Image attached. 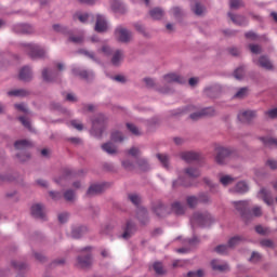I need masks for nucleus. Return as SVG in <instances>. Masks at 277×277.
I'll list each match as a JSON object with an SVG mask.
<instances>
[{"mask_svg": "<svg viewBox=\"0 0 277 277\" xmlns=\"http://www.w3.org/2000/svg\"><path fill=\"white\" fill-rule=\"evenodd\" d=\"M177 185H183L184 187H189L192 183L187 182V180L177 179L175 182H173V187H177Z\"/></svg>", "mask_w": 277, "mask_h": 277, "instance_id": "a19ab883", "label": "nucleus"}, {"mask_svg": "<svg viewBox=\"0 0 277 277\" xmlns=\"http://www.w3.org/2000/svg\"><path fill=\"white\" fill-rule=\"evenodd\" d=\"M157 159H159L160 163H162L163 168H170L168 164L170 161V157L166 154H157Z\"/></svg>", "mask_w": 277, "mask_h": 277, "instance_id": "473e14b6", "label": "nucleus"}, {"mask_svg": "<svg viewBox=\"0 0 277 277\" xmlns=\"http://www.w3.org/2000/svg\"><path fill=\"white\" fill-rule=\"evenodd\" d=\"M203 116H215V108L208 107L202 109L199 113H194L190 115L192 120H200V118H203Z\"/></svg>", "mask_w": 277, "mask_h": 277, "instance_id": "1a4fd4ad", "label": "nucleus"}, {"mask_svg": "<svg viewBox=\"0 0 277 277\" xmlns=\"http://www.w3.org/2000/svg\"><path fill=\"white\" fill-rule=\"evenodd\" d=\"M186 202H187L188 207H190V209H194V207H196L198 205L199 199L196 196H189L186 198Z\"/></svg>", "mask_w": 277, "mask_h": 277, "instance_id": "f704fd0d", "label": "nucleus"}, {"mask_svg": "<svg viewBox=\"0 0 277 277\" xmlns=\"http://www.w3.org/2000/svg\"><path fill=\"white\" fill-rule=\"evenodd\" d=\"M205 276V271L199 269L197 272H188L187 277H203Z\"/></svg>", "mask_w": 277, "mask_h": 277, "instance_id": "3c124183", "label": "nucleus"}, {"mask_svg": "<svg viewBox=\"0 0 277 277\" xmlns=\"http://www.w3.org/2000/svg\"><path fill=\"white\" fill-rule=\"evenodd\" d=\"M9 96H27V91L19 89V90H12L8 92Z\"/></svg>", "mask_w": 277, "mask_h": 277, "instance_id": "e433bc0d", "label": "nucleus"}, {"mask_svg": "<svg viewBox=\"0 0 277 277\" xmlns=\"http://www.w3.org/2000/svg\"><path fill=\"white\" fill-rule=\"evenodd\" d=\"M229 6L232 10H239V8H243L242 0H229Z\"/></svg>", "mask_w": 277, "mask_h": 277, "instance_id": "c9c22d12", "label": "nucleus"}, {"mask_svg": "<svg viewBox=\"0 0 277 277\" xmlns=\"http://www.w3.org/2000/svg\"><path fill=\"white\" fill-rule=\"evenodd\" d=\"M92 133H103V124H105V117L98 116V118L92 121Z\"/></svg>", "mask_w": 277, "mask_h": 277, "instance_id": "f8f14e48", "label": "nucleus"}, {"mask_svg": "<svg viewBox=\"0 0 277 277\" xmlns=\"http://www.w3.org/2000/svg\"><path fill=\"white\" fill-rule=\"evenodd\" d=\"M110 5L115 12H124V5L120 3V0H111Z\"/></svg>", "mask_w": 277, "mask_h": 277, "instance_id": "7c9ffc66", "label": "nucleus"}, {"mask_svg": "<svg viewBox=\"0 0 277 277\" xmlns=\"http://www.w3.org/2000/svg\"><path fill=\"white\" fill-rule=\"evenodd\" d=\"M260 243L264 248H272V246H274V242H272V240H269V239H264Z\"/></svg>", "mask_w": 277, "mask_h": 277, "instance_id": "0e129e2a", "label": "nucleus"}, {"mask_svg": "<svg viewBox=\"0 0 277 277\" xmlns=\"http://www.w3.org/2000/svg\"><path fill=\"white\" fill-rule=\"evenodd\" d=\"M15 109H18V111H23L24 114H27V106H25V104H15Z\"/></svg>", "mask_w": 277, "mask_h": 277, "instance_id": "338daca9", "label": "nucleus"}, {"mask_svg": "<svg viewBox=\"0 0 277 277\" xmlns=\"http://www.w3.org/2000/svg\"><path fill=\"white\" fill-rule=\"evenodd\" d=\"M92 265V254L87 253L84 256L80 255L77 258V267L85 269Z\"/></svg>", "mask_w": 277, "mask_h": 277, "instance_id": "6e6552de", "label": "nucleus"}, {"mask_svg": "<svg viewBox=\"0 0 277 277\" xmlns=\"http://www.w3.org/2000/svg\"><path fill=\"white\" fill-rule=\"evenodd\" d=\"M128 155H131V157H140V149L132 147L128 150Z\"/></svg>", "mask_w": 277, "mask_h": 277, "instance_id": "5fc2aeb1", "label": "nucleus"}, {"mask_svg": "<svg viewBox=\"0 0 277 277\" xmlns=\"http://www.w3.org/2000/svg\"><path fill=\"white\" fill-rule=\"evenodd\" d=\"M95 31L98 34H103V31H107V21L103 15H97L96 23H95Z\"/></svg>", "mask_w": 277, "mask_h": 277, "instance_id": "4468645a", "label": "nucleus"}, {"mask_svg": "<svg viewBox=\"0 0 277 277\" xmlns=\"http://www.w3.org/2000/svg\"><path fill=\"white\" fill-rule=\"evenodd\" d=\"M180 157L183 161H186V163H193V161L200 160V154L196 151H183Z\"/></svg>", "mask_w": 277, "mask_h": 277, "instance_id": "9d476101", "label": "nucleus"}, {"mask_svg": "<svg viewBox=\"0 0 277 277\" xmlns=\"http://www.w3.org/2000/svg\"><path fill=\"white\" fill-rule=\"evenodd\" d=\"M248 96V88H241L240 90L237 91L235 94V98H243Z\"/></svg>", "mask_w": 277, "mask_h": 277, "instance_id": "a18cd8bd", "label": "nucleus"}, {"mask_svg": "<svg viewBox=\"0 0 277 277\" xmlns=\"http://www.w3.org/2000/svg\"><path fill=\"white\" fill-rule=\"evenodd\" d=\"M250 261L251 263H259V261H261V254L259 252H253Z\"/></svg>", "mask_w": 277, "mask_h": 277, "instance_id": "13d9d810", "label": "nucleus"}, {"mask_svg": "<svg viewBox=\"0 0 277 277\" xmlns=\"http://www.w3.org/2000/svg\"><path fill=\"white\" fill-rule=\"evenodd\" d=\"M68 221V213L64 212L58 214V222H61V224H65V222Z\"/></svg>", "mask_w": 277, "mask_h": 277, "instance_id": "052dcab7", "label": "nucleus"}, {"mask_svg": "<svg viewBox=\"0 0 277 277\" xmlns=\"http://www.w3.org/2000/svg\"><path fill=\"white\" fill-rule=\"evenodd\" d=\"M111 141L113 142H124V137L122 136V133H120V132H113Z\"/></svg>", "mask_w": 277, "mask_h": 277, "instance_id": "37998d69", "label": "nucleus"}, {"mask_svg": "<svg viewBox=\"0 0 277 277\" xmlns=\"http://www.w3.org/2000/svg\"><path fill=\"white\" fill-rule=\"evenodd\" d=\"M255 116H256V111L246 110L238 115V120L240 122H250V120H252V118H255Z\"/></svg>", "mask_w": 277, "mask_h": 277, "instance_id": "dca6fc26", "label": "nucleus"}, {"mask_svg": "<svg viewBox=\"0 0 277 277\" xmlns=\"http://www.w3.org/2000/svg\"><path fill=\"white\" fill-rule=\"evenodd\" d=\"M31 215L34 217H38L39 220H44L45 213H44V206L37 203L31 207Z\"/></svg>", "mask_w": 277, "mask_h": 277, "instance_id": "9b49d317", "label": "nucleus"}, {"mask_svg": "<svg viewBox=\"0 0 277 277\" xmlns=\"http://www.w3.org/2000/svg\"><path fill=\"white\" fill-rule=\"evenodd\" d=\"M245 36L248 40H259V36L253 31L246 32Z\"/></svg>", "mask_w": 277, "mask_h": 277, "instance_id": "bf43d9fd", "label": "nucleus"}, {"mask_svg": "<svg viewBox=\"0 0 277 277\" xmlns=\"http://www.w3.org/2000/svg\"><path fill=\"white\" fill-rule=\"evenodd\" d=\"M249 49L251 53H254L255 55H259V53H261V45L259 44H250Z\"/></svg>", "mask_w": 277, "mask_h": 277, "instance_id": "864d4df0", "label": "nucleus"}, {"mask_svg": "<svg viewBox=\"0 0 277 277\" xmlns=\"http://www.w3.org/2000/svg\"><path fill=\"white\" fill-rule=\"evenodd\" d=\"M202 12H205V9L202 8V5H200V3H197L195 5V9H194V13L197 15V16H200L202 14Z\"/></svg>", "mask_w": 277, "mask_h": 277, "instance_id": "6e6d98bb", "label": "nucleus"}, {"mask_svg": "<svg viewBox=\"0 0 277 277\" xmlns=\"http://www.w3.org/2000/svg\"><path fill=\"white\" fill-rule=\"evenodd\" d=\"M74 72L76 75H79V77H81L82 79H92V77H94V74L88 72L87 70H82L80 72H77L76 70H74Z\"/></svg>", "mask_w": 277, "mask_h": 277, "instance_id": "79ce46f5", "label": "nucleus"}, {"mask_svg": "<svg viewBox=\"0 0 277 277\" xmlns=\"http://www.w3.org/2000/svg\"><path fill=\"white\" fill-rule=\"evenodd\" d=\"M258 64L261 68H265V70H274V64H272L267 56H261Z\"/></svg>", "mask_w": 277, "mask_h": 277, "instance_id": "a211bd4d", "label": "nucleus"}, {"mask_svg": "<svg viewBox=\"0 0 277 277\" xmlns=\"http://www.w3.org/2000/svg\"><path fill=\"white\" fill-rule=\"evenodd\" d=\"M70 124L74 127V129H77V131H83V123L79 120H72Z\"/></svg>", "mask_w": 277, "mask_h": 277, "instance_id": "8fccbe9b", "label": "nucleus"}, {"mask_svg": "<svg viewBox=\"0 0 277 277\" xmlns=\"http://www.w3.org/2000/svg\"><path fill=\"white\" fill-rule=\"evenodd\" d=\"M198 199H199V202L207 203V202H209V195L201 194V195H199Z\"/></svg>", "mask_w": 277, "mask_h": 277, "instance_id": "774afa93", "label": "nucleus"}, {"mask_svg": "<svg viewBox=\"0 0 277 277\" xmlns=\"http://www.w3.org/2000/svg\"><path fill=\"white\" fill-rule=\"evenodd\" d=\"M137 163H138V168H140L141 170H144V171L148 170V160H146V159H144V158H140V159L137 160Z\"/></svg>", "mask_w": 277, "mask_h": 277, "instance_id": "49530a36", "label": "nucleus"}, {"mask_svg": "<svg viewBox=\"0 0 277 277\" xmlns=\"http://www.w3.org/2000/svg\"><path fill=\"white\" fill-rule=\"evenodd\" d=\"M172 211L176 213V215H183L185 213V206L181 205V202L176 201L172 205Z\"/></svg>", "mask_w": 277, "mask_h": 277, "instance_id": "c85d7f7f", "label": "nucleus"}, {"mask_svg": "<svg viewBox=\"0 0 277 277\" xmlns=\"http://www.w3.org/2000/svg\"><path fill=\"white\" fill-rule=\"evenodd\" d=\"M16 29L21 34H31L34 31V28L28 24H21L16 27Z\"/></svg>", "mask_w": 277, "mask_h": 277, "instance_id": "c756f323", "label": "nucleus"}, {"mask_svg": "<svg viewBox=\"0 0 277 277\" xmlns=\"http://www.w3.org/2000/svg\"><path fill=\"white\" fill-rule=\"evenodd\" d=\"M42 77H43V79H44L45 81L51 82V81H53V77H55V74L51 72V74L49 75V69H43V71H42Z\"/></svg>", "mask_w": 277, "mask_h": 277, "instance_id": "c03bdc74", "label": "nucleus"}, {"mask_svg": "<svg viewBox=\"0 0 277 277\" xmlns=\"http://www.w3.org/2000/svg\"><path fill=\"white\" fill-rule=\"evenodd\" d=\"M246 72V69L243 67H238L235 71H234V77L235 79H243V75Z\"/></svg>", "mask_w": 277, "mask_h": 277, "instance_id": "58836bf2", "label": "nucleus"}, {"mask_svg": "<svg viewBox=\"0 0 277 277\" xmlns=\"http://www.w3.org/2000/svg\"><path fill=\"white\" fill-rule=\"evenodd\" d=\"M64 198L68 202H72V200H75V192H72V189H69V190L65 192Z\"/></svg>", "mask_w": 277, "mask_h": 277, "instance_id": "de8ad7c7", "label": "nucleus"}, {"mask_svg": "<svg viewBox=\"0 0 277 277\" xmlns=\"http://www.w3.org/2000/svg\"><path fill=\"white\" fill-rule=\"evenodd\" d=\"M122 57H123L122 51L117 50L114 53L113 58H111L113 66H119L120 62H122Z\"/></svg>", "mask_w": 277, "mask_h": 277, "instance_id": "bb28decb", "label": "nucleus"}, {"mask_svg": "<svg viewBox=\"0 0 277 277\" xmlns=\"http://www.w3.org/2000/svg\"><path fill=\"white\" fill-rule=\"evenodd\" d=\"M153 211L156 213V215H158V217H163L166 215V206H163L161 202H157L153 207Z\"/></svg>", "mask_w": 277, "mask_h": 277, "instance_id": "412c9836", "label": "nucleus"}, {"mask_svg": "<svg viewBox=\"0 0 277 277\" xmlns=\"http://www.w3.org/2000/svg\"><path fill=\"white\" fill-rule=\"evenodd\" d=\"M220 183H222V185H224V187H226L227 185H233V183H235V177H233L230 175L222 176L220 179Z\"/></svg>", "mask_w": 277, "mask_h": 277, "instance_id": "72a5a7b5", "label": "nucleus"}, {"mask_svg": "<svg viewBox=\"0 0 277 277\" xmlns=\"http://www.w3.org/2000/svg\"><path fill=\"white\" fill-rule=\"evenodd\" d=\"M266 116H268V118H277V108L266 111Z\"/></svg>", "mask_w": 277, "mask_h": 277, "instance_id": "69168bd1", "label": "nucleus"}, {"mask_svg": "<svg viewBox=\"0 0 277 277\" xmlns=\"http://www.w3.org/2000/svg\"><path fill=\"white\" fill-rule=\"evenodd\" d=\"M215 150H216V157H215L216 163H219L220 166H224V163H226V159L230 157V149L219 146L215 148Z\"/></svg>", "mask_w": 277, "mask_h": 277, "instance_id": "423d86ee", "label": "nucleus"}, {"mask_svg": "<svg viewBox=\"0 0 277 277\" xmlns=\"http://www.w3.org/2000/svg\"><path fill=\"white\" fill-rule=\"evenodd\" d=\"M261 142H263L264 146L266 147H272V146H277V138L273 137H261Z\"/></svg>", "mask_w": 277, "mask_h": 277, "instance_id": "2f4dec72", "label": "nucleus"}, {"mask_svg": "<svg viewBox=\"0 0 277 277\" xmlns=\"http://www.w3.org/2000/svg\"><path fill=\"white\" fill-rule=\"evenodd\" d=\"M133 233H135V224H133V222L131 221H128L124 227L122 238L129 239L131 235H133Z\"/></svg>", "mask_w": 277, "mask_h": 277, "instance_id": "6ab92c4d", "label": "nucleus"}, {"mask_svg": "<svg viewBox=\"0 0 277 277\" xmlns=\"http://www.w3.org/2000/svg\"><path fill=\"white\" fill-rule=\"evenodd\" d=\"M53 29L54 31H61V34H66V27H63L60 24H54Z\"/></svg>", "mask_w": 277, "mask_h": 277, "instance_id": "e2e57ef3", "label": "nucleus"}, {"mask_svg": "<svg viewBox=\"0 0 277 277\" xmlns=\"http://www.w3.org/2000/svg\"><path fill=\"white\" fill-rule=\"evenodd\" d=\"M211 267L214 272H228V264L220 260H212Z\"/></svg>", "mask_w": 277, "mask_h": 277, "instance_id": "2eb2a0df", "label": "nucleus"}, {"mask_svg": "<svg viewBox=\"0 0 277 277\" xmlns=\"http://www.w3.org/2000/svg\"><path fill=\"white\" fill-rule=\"evenodd\" d=\"M185 174L188 179H198V176H200V170L190 167L185 169Z\"/></svg>", "mask_w": 277, "mask_h": 277, "instance_id": "cd10ccee", "label": "nucleus"}, {"mask_svg": "<svg viewBox=\"0 0 277 277\" xmlns=\"http://www.w3.org/2000/svg\"><path fill=\"white\" fill-rule=\"evenodd\" d=\"M18 120L26 129H31V123L29 122V120H27V118L19 117Z\"/></svg>", "mask_w": 277, "mask_h": 277, "instance_id": "4d7b16f0", "label": "nucleus"}, {"mask_svg": "<svg viewBox=\"0 0 277 277\" xmlns=\"http://www.w3.org/2000/svg\"><path fill=\"white\" fill-rule=\"evenodd\" d=\"M26 51H28V55L32 58L36 60V57H44V49H42L40 45L35 44V43H28L25 44Z\"/></svg>", "mask_w": 277, "mask_h": 277, "instance_id": "39448f33", "label": "nucleus"}, {"mask_svg": "<svg viewBox=\"0 0 277 277\" xmlns=\"http://www.w3.org/2000/svg\"><path fill=\"white\" fill-rule=\"evenodd\" d=\"M164 83H185V79L176 74H168L164 76Z\"/></svg>", "mask_w": 277, "mask_h": 277, "instance_id": "f3484780", "label": "nucleus"}, {"mask_svg": "<svg viewBox=\"0 0 277 277\" xmlns=\"http://www.w3.org/2000/svg\"><path fill=\"white\" fill-rule=\"evenodd\" d=\"M115 36L119 40V42H130L133 35L131 34V31L127 30V28H122V26H119L115 30Z\"/></svg>", "mask_w": 277, "mask_h": 277, "instance_id": "0eeeda50", "label": "nucleus"}, {"mask_svg": "<svg viewBox=\"0 0 277 277\" xmlns=\"http://www.w3.org/2000/svg\"><path fill=\"white\" fill-rule=\"evenodd\" d=\"M102 149L105 153H108V155H116V153H117L116 145H114V143H111V142L103 144Z\"/></svg>", "mask_w": 277, "mask_h": 277, "instance_id": "a878e982", "label": "nucleus"}, {"mask_svg": "<svg viewBox=\"0 0 277 277\" xmlns=\"http://www.w3.org/2000/svg\"><path fill=\"white\" fill-rule=\"evenodd\" d=\"M241 241H243V237L235 236L228 240V246H226V245L217 246L215 248V252L217 254H227L228 248H235V246H239V243H241Z\"/></svg>", "mask_w": 277, "mask_h": 277, "instance_id": "20e7f679", "label": "nucleus"}, {"mask_svg": "<svg viewBox=\"0 0 277 277\" xmlns=\"http://www.w3.org/2000/svg\"><path fill=\"white\" fill-rule=\"evenodd\" d=\"M260 196H261V198L264 200V202L266 203V205H273V202H274V199L272 198V196H269V190H267V189H265V188H262L261 190H260Z\"/></svg>", "mask_w": 277, "mask_h": 277, "instance_id": "b1692460", "label": "nucleus"}, {"mask_svg": "<svg viewBox=\"0 0 277 277\" xmlns=\"http://www.w3.org/2000/svg\"><path fill=\"white\" fill-rule=\"evenodd\" d=\"M228 16L230 18V21L235 24V25H246L248 22L246 21V18L241 15H235L233 13H228Z\"/></svg>", "mask_w": 277, "mask_h": 277, "instance_id": "5701e85b", "label": "nucleus"}, {"mask_svg": "<svg viewBox=\"0 0 277 277\" xmlns=\"http://www.w3.org/2000/svg\"><path fill=\"white\" fill-rule=\"evenodd\" d=\"M107 184H93L89 187L87 196H96L105 190Z\"/></svg>", "mask_w": 277, "mask_h": 277, "instance_id": "ddd939ff", "label": "nucleus"}, {"mask_svg": "<svg viewBox=\"0 0 277 277\" xmlns=\"http://www.w3.org/2000/svg\"><path fill=\"white\" fill-rule=\"evenodd\" d=\"M129 200L131 201L132 205H135L136 207H137V205H140V202H142V198H140L135 194L129 195Z\"/></svg>", "mask_w": 277, "mask_h": 277, "instance_id": "09e8293b", "label": "nucleus"}, {"mask_svg": "<svg viewBox=\"0 0 277 277\" xmlns=\"http://www.w3.org/2000/svg\"><path fill=\"white\" fill-rule=\"evenodd\" d=\"M14 146L16 150H21V153L17 154V159L19 161H27L31 156L29 153H27V148H31L34 144L28 140H19L14 143Z\"/></svg>", "mask_w": 277, "mask_h": 277, "instance_id": "f03ea898", "label": "nucleus"}, {"mask_svg": "<svg viewBox=\"0 0 277 277\" xmlns=\"http://www.w3.org/2000/svg\"><path fill=\"white\" fill-rule=\"evenodd\" d=\"M83 235V228L82 227H78V228H74L71 232V237H74V239H80V237Z\"/></svg>", "mask_w": 277, "mask_h": 277, "instance_id": "4c0bfd02", "label": "nucleus"}, {"mask_svg": "<svg viewBox=\"0 0 277 277\" xmlns=\"http://www.w3.org/2000/svg\"><path fill=\"white\" fill-rule=\"evenodd\" d=\"M69 42H75V44H79V43L83 42V37L82 36L69 37Z\"/></svg>", "mask_w": 277, "mask_h": 277, "instance_id": "680f3d73", "label": "nucleus"}, {"mask_svg": "<svg viewBox=\"0 0 277 277\" xmlns=\"http://www.w3.org/2000/svg\"><path fill=\"white\" fill-rule=\"evenodd\" d=\"M127 129H129L133 135H142V132H140V129H137L135 124L127 123Z\"/></svg>", "mask_w": 277, "mask_h": 277, "instance_id": "ea45409f", "label": "nucleus"}, {"mask_svg": "<svg viewBox=\"0 0 277 277\" xmlns=\"http://www.w3.org/2000/svg\"><path fill=\"white\" fill-rule=\"evenodd\" d=\"M190 222L192 224H198V226H211L213 224V216L209 212H196Z\"/></svg>", "mask_w": 277, "mask_h": 277, "instance_id": "7ed1b4c3", "label": "nucleus"}, {"mask_svg": "<svg viewBox=\"0 0 277 277\" xmlns=\"http://www.w3.org/2000/svg\"><path fill=\"white\" fill-rule=\"evenodd\" d=\"M149 16H151L154 21H161V18H163V11L161 8H155L149 11Z\"/></svg>", "mask_w": 277, "mask_h": 277, "instance_id": "393cba45", "label": "nucleus"}, {"mask_svg": "<svg viewBox=\"0 0 277 277\" xmlns=\"http://www.w3.org/2000/svg\"><path fill=\"white\" fill-rule=\"evenodd\" d=\"M234 207H236L237 211H239L241 217L245 220H250L252 215L254 217H261V215H263L261 207H254L250 212V210H248V201H235Z\"/></svg>", "mask_w": 277, "mask_h": 277, "instance_id": "f257e3e1", "label": "nucleus"}, {"mask_svg": "<svg viewBox=\"0 0 277 277\" xmlns=\"http://www.w3.org/2000/svg\"><path fill=\"white\" fill-rule=\"evenodd\" d=\"M230 192L235 194H246V192H248V184H246V182H238Z\"/></svg>", "mask_w": 277, "mask_h": 277, "instance_id": "aec40b11", "label": "nucleus"}, {"mask_svg": "<svg viewBox=\"0 0 277 277\" xmlns=\"http://www.w3.org/2000/svg\"><path fill=\"white\" fill-rule=\"evenodd\" d=\"M19 79L22 81H29L31 79V69L29 67H23L19 71Z\"/></svg>", "mask_w": 277, "mask_h": 277, "instance_id": "4be33fe9", "label": "nucleus"}, {"mask_svg": "<svg viewBox=\"0 0 277 277\" xmlns=\"http://www.w3.org/2000/svg\"><path fill=\"white\" fill-rule=\"evenodd\" d=\"M154 269L156 274H163V264H161L160 262L154 263Z\"/></svg>", "mask_w": 277, "mask_h": 277, "instance_id": "603ef678", "label": "nucleus"}]
</instances>
